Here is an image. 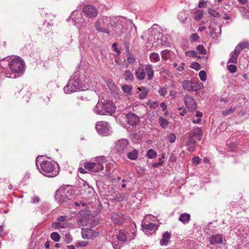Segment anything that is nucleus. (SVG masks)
Wrapping results in <instances>:
<instances>
[{
    "label": "nucleus",
    "mask_w": 249,
    "mask_h": 249,
    "mask_svg": "<svg viewBox=\"0 0 249 249\" xmlns=\"http://www.w3.org/2000/svg\"><path fill=\"white\" fill-rule=\"evenodd\" d=\"M117 46H118L117 43L115 42V43H114L113 44L112 47L113 48L114 51H115L116 53H118V55H119L120 54V53H121V51L118 48Z\"/></svg>",
    "instance_id": "52"
},
{
    "label": "nucleus",
    "mask_w": 249,
    "mask_h": 249,
    "mask_svg": "<svg viewBox=\"0 0 249 249\" xmlns=\"http://www.w3.org/2000/svg\"><path fill=\"white\" fill-rule=\"evenodd\" d=\"M203 135V133L200 127L195 128L189 132L188 140L186 143L189 151H195L196 143L201 140Z\"/></svg>",
    "instance_id": "2"
},
{
    "label": "nucleus",
    "mask_w": 249,
    "mask_h": 249,
    "mask_svg": "<svg viewBox=\"0 0 249 249\" xmlns=\"http://www.w3.org/2000/svg\"><path fill=\"white\" fill-rule=\"evenodd\" d=\"M65 218L66 217L65 216H60L58 218V220L59 221V222H63L64 221H65Z\"/></svg>",
    "instance_id": "56"
},
{
    "label": "nucleus",
    "mask_w": 249,
    "mask_h": 249,
    "mask_svg": "<svg viewBox=\"0 0 249 249\" xmlns=\"http://www.w3.org/2000/svg\"><path fill=\"white\" fill-rule=\"evenodd\" d=\"M159 165H160L159 162H155L153 164V166L154 167H158V166Z\"/></svg>",
    "instance_id": "64"
},
{
    "label": "nucleus",
    "mask_w": 249,
    "mask_h": 249,
    "mask_svg": "<svg viewBox=\"0 0 249 249\" xmlns=\"http://www.w3.org/2000/svg\"><path fill=\"white\" fill-rule=\"evenodd\" d=\"M122 89L125 93H129L131 92L132 89L130 86L125 85L123 86Z\"/></svg>",
    "instance_id": "48"
},
{
    "label": "nucleus",
    "mask_w": 249,
    "mask_h": 249,
    "mask_svg": "<svg viewBox=\"0 0 249 249\" xmlns=\"http://www.w3.org/2000/svg\"><path fill=\"white\" fill-rule=\"evenodd\" d=\"M192 162L195 165H196L199 164L200 163V158H199V157H198V156L194 157L192 159Z\"/></svg>",
    "instance_id": "51"
},
{
    "label": "nucleus",
    "mask_w": 249,
    "mask_h": 249,
    "mask_svg": "<svg viewBox=\"0 0 249 249\" xmlns=\"http://www.w3.org/2000/svg\"><path fill=\"white\" fill-rule=\"evenodd\" d=\"M235 48L233 52L231 53V56L228 60L229 63L236 64L237 63V58L240 54V52Z\"/></svg>",
    "instance_id": "19"
},
{
    "label": "nucleus",
    "mask_w": 249,
    "mask_h": 249,
    "mask_svg": "<svg viewBox=\"0 0 249 249\" xmlns=\"http://www.w3.org/2000/svg\"><path fill=\"white\" fill-rule=\"evenodd\" d=\"M141 67H139L135 72V75L139 80H143L145 77V72L143 66L141 64Z\"/></svg>",
    "instance_id": "14"
},
{
    "label": "nucleus",
    "mask_w": 249,
    "mask_h": 249,
    "mask_svg": "<svg viewBox=\"0 0 249 249\" xmlns=\"http://www.w3.org/2000/svg\"><path fill=\"white\" fill-rule=\"evenodd\" d=\"M107 161L105 157L96 158L93 161L85 162L84 163L85 169L93 173L99 172L103 170V164Z\"/></svg>",
    "instance_id": "3"
},
{
    "label": "nucleus",
    "mask_w": 249,
    "mask_h": 249,
    "mask_svg": "<svg viewBox=\"0 0 249 249\" xmlns=\"http://www.w3.org/2000/svg\"><path fill=\"white\" fill-rule=\"evenodd\" d=\"M50 244L48 241H47L45 244V247L47 249H49Z\"/></svg>",
    "instance_id": "63"
},
{
    "label": "nucleus",
    "mask_w": 249,
    "mask_h": 249,
    "mask_svg": "<svg viewBox=\"0 0 249 249\" xmlns=\"http://www.w3.org/2000/svg\"><path fill=\"white\" fill-rule=\"evenodd\" d=\"M171 238V234L168 231H166L162 235V239L160 241V244L162 246L167 245Z\"/></svg>",
    "instance_id": "21"
},
{
    "label": "nucleus",
    "mask_w": 249,
    "mask_h": 249,
    "mask_svg": "<svg viewBox=\"0 0 249 249\" xmlns=\"http://www.w3.org/2000/svg\"><path fill=\"white\" fill-rule=\"evenodd\" d=\"M124 197V194H120L117 192H114L113 194L108 195V199L111 201H122Z\"/></svg>",
    "instance_id": "15"
},
{
    "label": "nucleus",
    "mask_w": 249,
    "mask_h": 249,
    "mask_svg": "<svg viewBox=\"0 0 249 249\" xmlns=\"http://www.w3.org/2000/svg\"><path fill=\"white\" fill-rule=\"evenodd\" d=\"M159 123L161 127L163 128L167 127L169 122L167 120L162 117H160L159 119Z\"/></svg>",
    "instance_id": "35"
},
{
    "label": "nucleus",
    "mask_w": 249,
    "mask_h": 249,
    "mask_svg": "<svg viewBox=\"0 0 249 249\" xmlns=\"http://www.w3.org/2000/svg\"><path fill=\"white\" fill-rule=\"evenodd\" d=\"M186 56L188 57H195L200 58V57L197 55V53L195 51H187L185 53Z\"/></svg>",
    "instance_id": "36"
},
{
    "label": "nucleus",
    "mask_w": 249,
    "mask_h": 249,
    "mask_svg": "<svg viewBox=\"0 0 249 249\" xmlns=\"http://www.w3.org/2000/svg\"><path fill=\"white\" fill-rule=\"evenodd\" d=\"M196 50L198 52V53L201 54L205 55L207 53L206 49L204 48V46L201 44L198 45L196 48Z\"/></svg>",
    "instance_id": "33"
},
{
    "label": "nucleus",
    "mask_w": 249,
    "mask_h": 249,
    "mask_svg": "<svg viewBox=\"0 0 249 249\" xmlns=\"http://www.w3.org/2000/svg\"><path fill=\"white\" fill-rule=\"evenodd\" d=\"M88 243L86 241H79L75 244L76 247H85L88 245Z\"/></svg>",
    "instance_id": "49"
},
{
    "label": "nucleus",
    "mask_w": 249,
    "mask_h": 249,
    "mask_svg": "<svg viewBox=\"0 0 249 249\" xmlns=\"http://www.w3.org/2000/svg\"><path fill=\"white\" fill-rule=\"evenodd\" d=\"M227 69L231 73H234L237 71V68L234 65H230L228 66Z\"/></svg>",
    "instance_id": "45"
},
{
    "label": "nucleus",
    "mask_w": 249,
    "mask_h": 249,
    "mask_svg": "<svg viewBox=\"0 0 249 249\" xmlns=\"http://www.w3.org/2000/svg\"><path fill=\"white\" fill-rule=\"evenodd\" d=\"M127 56V60L129 64H132L135 61V57L132 53H128Z\"/></svg>",
    "instance_id": "40"
},
{
    "label": "nucleus",
    "mask_w": 249,
    "mask_h": 249,
    "mask_svg": "<svg viewBox=\"0 0 249 249\" xmlns=\"http://www.w3.org/2000/svg\"><path fill=\"white\" fill-rule=\"evenodd\" d=\"M125 116L126 121L129 125H136L140 122L138 116L133 113L127 114Z\"/></svg>",
    "instance_id": "12"
},
{
    "label": "nucleus",
    "mask_w": 249,
    "mask_h": 249,
    "mask_svg": "<svg viewBox=\"0 0 249 249\" xmlns=\"http://www.w3.org/2000/svg\"><path fill=\"white\" fill-rule=\"evenodd\" d=\"M51 238L55 242H58L60 240V236L56 232H53L51 234Z\"/></svg>",
    "instance_id": "39"
},
{
    "label": "nucleus",
    "mask_w": 249,
    "mask_h": 249,
    "mask_svg": "<svg viewBox=\"0 0 249 249\" xmlns=\"http://www.w3.org/2000/svg\"><path fill=\"white\" fill-rule=\"evenodd\" d=\"M127 234L124 230H120L117 235V239L120 241L125 242L127 238Z\"/></svg>",
    "instance_id": "22"
},
{
    "label": "nucleus",
    "mask_w": 249,
    "mask_h": 249,
    "mask_svg": "<svg viewBox=\"0 0 249 249\" xmlns=\"http://www.w3.org/2000/svg\"><path fill=\"white\" fill-rule=\"evenodd\" d=\"M205 29V27L204 26H201L198 27V31L202 32Z\"/></svg>",
    "instance_id": "57"
},
{
    "label": "nucleus",
    "mask_w": 249,
    "mask_h": 249,
    "mask_svg": "<svg viewBox=\"0 0 249 249\" xmlns=\"http://www.w3.org/2000/svg\"><path fill=\"white\" fill-rule=\"evenodd\" d=\"M200 121H201V119L200 118H198L197 120H194L193 121V123L194 124H197V123H199Z\"/></svg>",
    "instance_id": "60"
},
{
    "label": "nucleus",
    "mask_w": 249,
    "mask_h": 249,
    "mask_svg": "<svg viewBox=\"0 0 249 249\" xmlns=\"http://www.w3.org/2000/svg\"><path fill=\"white\" fill-rule=\"evenodd\" d=\"M203 86V84L201 82H194L193 87V88L196 89H193V91H197L198 90H199L201 89Z\"/></svg>",
    "instance_id": "42"
},
{
    "label": "nucleus",
    "mask_w": 249,
    "mask_h": 249,
    "mask_svg": "<svg viewBox=\"0 0 249 249\" xmlns=\"http://www.w3.org/2000/svg\"><path fill=\"white\" fill-rule=\"evenodd\" d=\"M142 227L144 229L149 230L150 231H156L158 229L156 224L152 223L148 224H144L142 225Z\"/></svg>",
    "instance_id": "28"
},
{
    "label": "nucleus",
    "mask_w": 249,
    "mask_h": 249,
    "mask_svg": "<svg viewBox=\"0 0 249 249\" xmlns=\"http://www.w3.org/2000/svg\"><path fill=\"white\" fill-rule=\"evenodd\" d=\"M190 217L191 216L189 213H185L180 214L178 219L183 224H186L189 222Z\"/></svg>",
    "instance_id": "25"
},
{
    "label": "nucleus",
    "mask_w": 249,
    "mask_h": 249,
    "mask_svg": "<svg viewBox=\"0 0 249 249\" xmlns=\"http://www.w3.org/2000/svg\"><path fill=\"white\" fill-rule=\"evenodd\" d=\"M209 240L212 245H216L223 243V238L221 234L212 235L209 237Z\"/></svg>",
    "instance_id": "17"
},
{
    "label": "nucleus",
    "mask_w": 249,
    "mask_h": 249,
    "mask_svg": "<svg viewBox=\"0 0 249 249\" xmlns=\"http://www.w3.org/2000/svg\"><path fill=\"white\" fill-rule=\"evenodd\" d=\"M82 236L84 239H91L96 237L98 233L90 229H82Z\"/></svg>",
    "instance_id": "13"
},
{
    "label": "nucleus",
    "mask_w": 249,
    "mask_h": 249,
    "mask_svg": "<svg viewBox=\"0 0 249 249\" xmlns=\"http://www.w3.org/2000/svg\"><path fill=\"white\" fill-rule=\"evenodd\" d=\"M128 143V142L126 140H120L116 142L115 149L119 154H123L127 151Z\"/></svg>",
    "instance_id": "9"
},
{
    "label": "nucleus",
    "mask_w": 249,
    "mask_h": 249,
    "mask_svg": "<svg viewBox=\"0 0 249 249\" xmlns=\"http://www.w3.org/2000/svg\"><path fill=\"white\" fill-rule=\"evenodd\" d=\"M146 155L149 159H152L156 157L157 153L155 150L151 149L147 151Z\"/></svg>",
    "instance_id": "37"
},
{
    "label": "nucleus",
    "mask_w": 249,
    "mask_h": 249,
    "mask_svg": "<svg viewBox=\"0 0 249 249\" xmlns=\"http://www.w3.org/2000/svg\"><path fill=\"white\" fill-rule=\"evenodd\" d=\"M9 66L12 71L19 73L23 69L24 62L19 57H16L10 61Z\"/></svg>",
    "instance_id": "5"
},
{
    "label": "nucleus",
    "mask_w": 249,
    "mask_h": 249,
    "mask_svg": "<svg viewBox=\"0 0 249 249\" xmlns=\"http://www.w3.org/2000/svg\"><path fill=\"white\" fill-rule=\"evenodd\" d=\"M176 139V136L175 134L173 133L170 134L168 137V140L170 143L174 142Z\"/></svg>",
    "instance_id": "46"
},
{
    "label": "nucleus",
    "mask_w": 249,
    "mask_h": 249,
    "mask_svg": "<svg viewBox=\"0 0 249 249\" xmlns=\"http://www.w3.org/2000/svg\"><path fill=\"white\" fill-rule=\"evenodd\" d=\"M149 57L151 61H153L154 62H157L160 60L159 54L155 53H150Z\"/></svg>",
    "instance_id": "32"
},
{
    "label": "nucleus",
    "mask_w": 249,
    "mask_h": 249,
    "mask_svg": "<svg viewBox=\"0 0 249 249\" xmlns=\"http://www.w3.org/2000/svg\"><path fill=\"white\" fill-rule=\"evenodd\" d=\"M235 110V107H231L229 109L223 110L222 114L224 116H227L232 113Z\"/></svg>",
    "instance_id": "38"
},
{
    "label": "nucleus",
    "mask_w": 249,
    "mask_h": 249,
    "mask_svg": "<svg viewBox=\"0 0 249 249\" xmlns=\"http://www.w3.org/2000/svg\"><path fill=\"white\" fill-rule=\"evenodd\" d=\"M115 110L116 107L111 101L102 99L97 103L94 111L98 114L104 115L106 114H112Z\"/></svg>",
    "instance_id": "1"
},
{
    "label": "nucleus",
    "mask_w": 249,
    "mask_h": 249,
    "mask_svg": "<svg viewBox=\"0 0 249 249\" xmlns=\"http://www.w3.org/2000/svg\"><path fill=\"white\" fill-rule=\"evenodd\" d=\"M91 96L89 92L85 90L80 91L77 97L74 99V103L75 105L79 106L84 105L87 101L90 100Z\"/></svg>",
    "instance_id": "6"
},
{
    "label": "nucleus",
    "mask_w": 249,
    "mask_h": 249,
    "mask_svg": "<svg viewBox=\"0 0 249 249\" xmlns=\"http://www.w3.org/2000/svg\"><path fill=\"white\" fill-rule=\"evenodd\" d=\"M145 75H146L148 81H151L154 77V71L153 67L150 64H146L144 67Z\"/></svg>",
    "instance_id": "16"
},
{
    "label": "nucleus",
    "mask_w": 249,
    "mask_h": 249,
    "mask_svg": "<svg viewBox=\"0 0 249 249\" xmlns=\"http://www.w3.org/2000/svg\"><path fill=\"white\" fill-rule=\"evenodd\" d=\"M202 113L199 112V111H196V116L198 117H201L202 116Z\"/></svg>",
    "instance_id": "58"
},
{
    "label": "nucleus",
    "mask_w": 249,
    "mask_h": 249,
    "mask_svg": "<svg viewBox=\"0 0 249 249\" xmlns=\"http://www.w3.org/2000/svg\"><path fill=\"white\" fill-rule=\"evenodd\" d=\"M199 38L198 35L195 33L192 34L190 36V40L191 42H196Z\"/></svg>",
    "instance_id": "43"
},
{
    "label": "nucleus",
    "mask_w": 249,
    "mask_h": 249,
    "mask_svg": "<svg viewBox=\"0 0 249 249\" xmlns=\"http://www.w3.org/2000/svg\"><path fill=\"white\" fill-rule=\"evenodd\" d=\"M42 174L48 177H54L57 175L58 171L55 165L50 161L43 160L40 164Z\"/></svg>",
    "instance_id": "4"
},
{
    "label": "nucleus",
    "mask_w": 249,
    "mask_h": 249,
    "mask_svg": "<svg viewBox=\"0 0 249 249\" xmlns=\"http://www.w3.org/2000/svg\"><path fill=\"white\" fill-rule=\"evenodd\" d=\"M191 68L196 70H199L201 69L200 64L197 62L193 63L191 65Z\"/></svg>",
    "instance_id": "50"
},
{
    "label": "nucleus",
    "mask_w": 249,
    "mask_h": 249,
    "mask_svg": "<svg viewBox=\"0 0 249 249\" xmlns=\"http://www.w3.org/2000/svg\"><path fill=\"white\" fill-rule=\"evenodd\" d=\"M160 107H161L162 110H164L166 109V105L165 103L162 102L160 104Z\"/></svg>",
    "instance_id": "55"
},
{
    "label": "nucleus",
    "mask_w": 249,
    "mask_h": 249,
    "mask_svg": "<svg viewBox=\"0 0 249 249\" xmlns=\"http://www.w3.org/2000/svg\"><path fill=\"white\" fill-rule=\"evenodd\" d=\"M181 64V66L177 69V70L178 71H182L184 69V66L185 65V63L182 62Z\"/></svg>",
    "instance_id": "54"
},
{
    "label": "nucleus",
    "mask_w": 249,
    "mask_h": 249,
    "mask_svg": "<svg viewBox=\"0 0 249 249\" xmlns=\"http://www.w3.org/2000/svg\"><path fill=\"white\" fill-rule=\"evenodd\" d=\"M248 48H249V43L248 42H244L239 43L235 47V49H237V51H238V52L240 53L243 49Z\"/></svg>",
    "instance_id": "27"
},
{
    "label": "nucleus",
    "mask_w": 249,
    "mask_h": 249,
    "mask_svg": "<svg viewBox=\"0 0 249 249\" xmlns=\"http://www.w3.org/2000/svg\"><path fill=\"white\" fill-rule=\"evenodd\" d=\"M206 2L204 0H200L198 4V7L200 8H204L206 6Z\"/></svg>",
    "instance_id": "53"
},
{
    "label": "nucleus",
    "mask_w": 249,
    "mask_h": 249,
    "mask_svg": "<svg viewBox=\"0 0 249 249\" xmlns=\"http://www.w3.org/2000/svg\"><path fill=\"white\" fill-rule=\"evenodd\" d=\"M238 2L242 4H245L248 0H238Z\"/></svg>",
    "instance_id": "61"
},
{
    "label": "nucleus",
    "mask_w": 249,
    "mask_h": 249,
    "mask_svg": "<svg viewBox=\"0 0 249 249\" xmlns=\"http://www.w3.org/2000/svg\"><path fill=\"white\" fill-rule=\"evenodd\" d=\"M96 129L100 135L107 136L109 134L110 126L107 122L100 121L97 123Z\"/></svg>",
    "instance_id": "7"
},
{
    "label": "nucleus",
    "mask_w": 249,
    "mask_h": 249,
    "mask_svg": "<svg viewBox=\"0 0 249 249\" xmlns=\"http://www.w3.org/2000/svg\"><path fill=\"white\" fill-rule=\"evenodd\" d=\"M161 57L164 60H167L171 57V53L170 50H165L161 52Z\"/></svg>",
    "instance_id": "29"
},
{
    "label": "nucleus",
    "mask_w": 249,
    "mask_h": 249,
    "mask_svg": "<svg viewBox=\"0 0 249 249\" xmlns=\"http://www.w3.org/2000/svg\"><path fill=\"white\" fill-rule=\"evenodd\" d=\"M208 13L214 18H218L220 14L218 12L213 9H209L208 10Z\"/></svg>",
    "instance_id": "41"
},
{
    "label": "nucleus",
    "mask_w": 249,
    "mask_h": 249,
    "mask_svg": "<svg viewBox=\"0 0 249 249\" xmlns=\"http://www.w3.org/2000/svg\"><path fill=\"white\" fill-rule=\"evenodd\" d=\"M193 82L190 80H184L182 82V87L183 89L188 91H193L196 89L193 88Z\"/></svg>",
    "instance_id": "18"
},
{
    "label": "nucleus",
    "mask_w": 249,
    "mask_h": 249,
    "mask_svg": "<svg viewBox=\"0 0 249 249\" xmlns=\"http://www.w3.org/2000/svg\"><path fill=\"white\" fill-rule=\"evenodd\" d=\"M158 162L160 165H162L163 163V160H162V158H159Z\"/></svg>",
    "instance_id": "62"
},
{
    "label": "nucleus",
    "mask_w": 249,
    "mask_h": 249,
    "mask_svg": "<svg viewBox=\"0 0 249 249\" xmlns=\"http://www.w3.org/2000/svg\"><path fill=\"white\" fill-rule=\"evenodd\" d=\"M138 152L137 150L127 153V157L131 160H135L138 158Z\"/></svg>",
    "instance_id": "30"
},
{
    "label": "nucleus",
    "mask_w": 249,
    "mask_h": 249,
    "mask_svg": "<svg viewBox=\"0 0 249 249\" xmlns=\"http://www.w3.org/2000/svg\"><path fill=\"white\" fill-rule=\"evenodd\" d=\"M160 95L165 96L167 94V89L164 88H160L159 90Z\"/></svg>",
    "instance_id": "47"
},
{
    "label": "nucleus",
    "mask_w": 249,
    "mask_h": 249,
    "mask_svg": "<svg viewBox=\"0 0 249 249\" xmlns=\"http://www.w3.org/2000/svg\"><path fill=\"white\" fill-rule=\"evenodd\" d=\"M138 89L141 92L139 93V98L141 99H144L147 95L148 92V89L144 87L138 88Z\"/></svg>",
    "instance_id": "23"
},
{
    "label": "nucleus",
    "mask_w": 249,
    "mask_h": 249,
    "mask_svg": "<svg viewBox=\"0 0 249 249\" xmlns=\"http://www.w3.org/2000/svg\"><path fill=\"white\" fill-rule=\"evenodd\" d=\"M83 11L90 18L95 17L97 15V8L92 5H86L83 7Z\"/></svg>",
    "instance_id": "10"
},
{
    "label": "nucleus",
    "mask_w": 249,
    "mask_h": 249,
    "mask_svg": "<svg viewBox=\"0 0 249 249\" xmlns=\"http://www.w3.org/2000/svg\"><path fill=\"white\" fill-rule=\"evenodd\" d=\"M185 106L189 110H193L196 108V104L195 99L190 95H186L184 98Z\"/></svg>",
    "instance_id": "11"
},
{
    "label": "nucleus",
    "mask_w": 249,
    "mask_h": 249,
    "mask_svg": "<svg viewBox=\"0 0 249 249\" xmlns=\"http://www.w3.org/2000/svg\"><path fill=\"white\" fill-rule=\"evenodd\" d=\"M194 19L196 20H200L203 16V13L202 10H197L194 13Z\"/></svg>",
    "instance_id": "34"
},
{
    "label": "nucleus",
    "mask_w": 249,
    "mask_h": 249,
    "mask_svg": "<svg viewBox=\"0 0 249 249\" xmlns=\"http://www.w3.org/2000/svg\"><path fill=\"white\" fill-rule=\"evenodd\" d=\"M67 225H68L67 223H65L62 224L59 222H53L52 224V227L54 229L65 228L67 227Z\"/></svg>",
    "instance_id": "31"
},
{
    "label": "nucleus",
    "mask_w": 249,
    "mask_h": 249,
    "mask_svg": "<svg viewBox=\"0 0 249 249\" xmlns=\"http://www.w3.org/2000/svg\"><path fill=\"white\" fill-rule=\"evenodd\" d=\"M94 26L98 32H103L108 35L110 34V31L109 29L101 27V23L99 20L96 21Z\"/></svg>",
    "instance_id": "20"
},
{
    "label": "nucleus",
    "mask_w": 249,
    "mask_h": 249,
    "mask_svg": "<svg viewBox=\"0 0 249 249\" xmlns=\"http://www.w3.org/2000/svg\"><path fill=\"white\" fill-rule=\"evenodd\" d=\"M79 171L82 174H85L87 173V172L86 171V170H85V169L84 168H80L79 169Z\"/></svg>",
    "instance_id": "59"
},
{
    "label": "nucleus",
    "mask_w": 249,
    "mask_h": 249,
    "mask_svg": "<svg viewBox=\"0 0 249 249\" xmlns=\"http://www.w3.org/2000/svg\"><path fill=\"white\" fill-rule=\"evenodd\" d=\"M124 78L126 81H132L134 79L133 73L129 70H126L124 73Z\"/></svg>",
    "instance_id": "26"
},
{
    "label": "nucleus",
    "mask_w": 249,
    "mask_h": 249,
    "mask_svg": "<svg viewBox=\"0 0 249 249\" xmlns=\"http://www.w3.org/2000/svg\"><path fill=\"white\" fill-rule=\"evenodd\" d=\"M67 193H68V192H66L64 189H59L56 192V196L58 195H61V197L60 200H62L63 201H66L69 199V196H67Z\"/></svg>",
    "instance_id": "24"
},
{
    "label": "nucleus",
    "mask_w": 249,
    "mask_h": 249,
    "mask_svg": "<svg viewBox=\"0 0 249 249\" xmlns=\"http://www.w3.org/2000/svg\"><path fill=\"white\" fill-rule=\"evenodd\" d=\"M199 76L201 81H205L207 78L206 72L204 71H201L199 73Z\"/></svg>",
    "instance_id": "44"
},
{
    "label": "nucleus",
    "mask_w": 249,
    "mask_h": 249,
    "mask_svg": "<svg viewBox=\"0 0 249 249\" xmlns=\"http://www.w3.org/2000/svg\"><path fill=\"white\" fill-rule=\"evenodd\" d=\"M79 89L78 82L73 79H71L64 88L65 92L68 94L76 92Z\"/></svg>",
    "instance_id": "8"
}]
</instances>
